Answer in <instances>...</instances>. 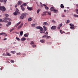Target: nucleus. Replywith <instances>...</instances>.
Returning a JSON list of instances; mask_svg holds the SVG:
<instances>
[{
  "instance_id": "nucleus-1",
  "label": "nucleus",
  "mask_w": 78,
  "mask_h": 78,
  "mask_svg": "<svg viewBox=\"0 0 78 78\" xmlns=\"http://www.w3.org/2000/svg\"><path fill=\"white\" fill-rule=\"evenodd\" d=\"M0 10L2 12H4L6 11V8L4 6H0Z\"/></svg>"
},
{
  "instance_id": "nucleus-2",
  "label": "nucleus",
  "mask_w": 78,
  "mask_h": 78,
  "mask_svg": "<svg viewBox=\"0 0 78 78\" xmlns=\"http://www.w3.org/2000/svg\"><path fill=\"white\" fill-rule=\"evenodd\" d=\"M27 14L26 13H23L22 14V15L20 16V18L21 19H24V17H26V15H27Z\"/></svg>"
},
{
  "instance_id": "nucleus-3",
  "label": "nucleus",
  "mask_w": 78,
  "mask_h": 78,
  "mask_svg": "<svg viewBox=\"0 0 78 78\" xmlns=\"http://www.w3.org/2000/svg\"><path fill=\"white\" fill-rule=\"evenodd\" d=\"M36 28L37 29H40V31L42 32L43 30H44V29H43V28H42V27L41 26L37 27H36Z\"/></svg>"
},
{
  "instance_id": "nucleus-4",
  "label": "nucleus",
  "mask_w": 78,
  "mask_h": 78,
  "mask_svg": "<svg viewBox=\"0 0 78 78\" xmlns=\"http://www.w3.org/2000/svg\"><path fill=\"white\" fill-rule=\"evenodd\" d=\"M19 10L17 8L16 9V11H15V12L14 13H13V14L14 15H16L17 14V13H19V14H20V12H19Z\"/></svg>"
},
{
  "instance_id": "nucleus-5",
  "label": "nucleus",
  "mask_w": 78,
  "mask_h": 78,
  "mask_svg": "<svg viewBox=\"0 0 78 78\" xmlns=\"http://www.w3.org/2000/svg\"><path fill=\"white\" fill-rule=\"evenodd\" d=\"M23 23H22L21 24V25H20L17 28V30H19L22 26H23Z\"/></svg>"
},
{
  "instance_id": "nucleus-6",
  "label": "nucleus",
  "mask_w": 78,
  "mask_h": 78,
  "mask_svg": "<svg viewBox=\"0 0 78 78\" xmlns=\"http://www.w3.org/2000/svg\"><path fill=\"white\" fill-rule=\"evenodd\" d=\"M8 17H5L4 18H3L4 20L3 21V22L6 23L8 22V21H7L8 20Z\"/></svg>"
},
{
  "instance_id": "nucleus-7",
  "label": "nucleus",
  "mask_w": 78,
  "mask_h": 78,
  "mask_svg": "<svg viewBox=\"0 0 78 78\" xmlns=\"http://www.w3.org/2000/svg\"><path fill=\"white\" fill-rule=\"evenodd\" d=\"M56 26H53L51 27V30H56Z\"/></svg>"
},
{
  "instance_id": "nucleus-8",
  "label": "nucleus",
  "mask_w": 78,
  "mask_h": 78,
  "mask_svg": "<svg viewBox=\"0 0 78 78\" xmlns=\"http://www.w3.org/2000/svg\"><path fill=\"white\" fill-rule=\"evenodd\" d=\"M8 1V0H0L1 2H4V4H5L6 2Z\"/></svg>"
},
{
  "instance_id": "nucleus-9",
  "label": "nucleus",
  "mask_w": 78,
  "mask_h": 78,
  "mask_svg": "<svg viewBox=\"0 0 78 78\" xmlns=\"http://www.w3.org/2000/svg\"><path fill=\"white\" fill-rule=\"evenodd\" d=\"M27 9H28V10H33V8L32 7H30L28 6H27Z\"/></svg>"
},
{
  "instance_id": "nucleus-10",
  "label": "nucleus",
  "mask_w": 78,
  "mask_h": 78,
  "mask_svg": "<svg viewBox=\"0 0 78 78\" xmlns=\"http://www.w3.org/2000/svg\"><path fill=\"white\" fill-rule=\"evenodd\" d=\"M43 27L44 31H47V28L45 26H43Z\"/></svg>"
},
{
  "instance_id": "nucleus-11",
  "label": "nucleus",
  "mask_w": 78,
  "mask_h": 78,
  "mask_svg": "<svg viewBox=\"0 0 78 78\" xmlns=\"http://www.w3.org/2000/svg\"><path fill=\"white\" fill-rule=\"evenodd\" d=\"M29 35V34H28V33H27L24 34V37H28Z\"/></svg>"
},
{
  "instance_id": "nucleus-12",
  "label": "nucleus",
  "mask_w": 78,
  "mask_h": 78,
  "mask_svg": "<svg viewBox=\"0 0 78 78\" xmlns=\"http://www.w3.org/2000/svg\"><path fill=\"white\" fill-rule=\"evenodd\" d=\"M40 42L41 43H44L45 42V40L44 39L41 40H40Z\"/></svg>"
},
{
  "instance_id": "nucleus-13",
  "label": "nucleus",
  "mask_w": 78,
  "mask_h": 78,
  "mask_svg": "<svg viewBox=\"0 0 78 78\" xmlns=\"http://www.w3.org/2000/svg\"><path fill=\"white\" fill-rule=\"evenodd\" d=\"M27 6V4L24 3L23 4L21 5H20V7H22V6Z\"/></svg>"
},
{
  "instance_id": "nucleus-14",
  "label": "nucleus",
  "mask_w": 78,
  "mask_h": 78,
  "mask_svg": "<svg viewBox=\"0 0 78 78\" xmlns=\"http://www.w3.org/2000/svg\"><path fill=\"white\" fill-rule=\"evenodd\" d=\"M21 23H22L21 21H20L18 23H17L16 24V27H17V26H18V25H20V24Z\"/></svg>"
},
{
  "instance_id": "nucleus-15",
  "label": "nucleus",
  "mask_w": 78,
  "mask_h": 78,
  "mask_svg": "<svg viewBox=\"0 0 78 78\" xmlns=\"http://www.w3.org/2000/svg\"><path fill=\"white\" fill-rule=\"evenodd\" d=\"M60 8L62 9L64 8V5L61 4L60 5Z\"/></svg>"
},
{
  "instance_id": "nucleus-16",
  "label": "nucleus",
  "mask_w": 78,
  "mask_h": 78,
  "mask_svg": "<svg viewBox=\"0 0 78 78\" xmlns=\"http://www.w3.org/2000/svg\"><path fill=\"white\" fill-rule=\"evenodd\" d=\"M17 4L18 5H22V2L21 1H19L18 2Z\"/></svg>"
},
{
  "instance_id": "nucleus-17",
  "label": "nucleus",
  "mask_w": 78,
  "mask_h": 78,
  "mask_svg": "<svg viewBox=\"0 0 78 78\" xmlns=\"http://www.w3.org/2000/svg\"><path fill=\"white\" fill-rule=\"evenodd\" d=\"M21 40L22 41H26V38L25 37H22L21 38Z\"/></svg>"
},
{
  "instance_id": "nucleus-18",
  "label": "nucleus",
  "mask_w": 78,
  "mask_h": 78,
  "mask_svg": "<svg viewBox=\"0 0 78 78\" xmlns=\"http://www.w3.org/2000/svg\"><path fill=\"white\" fill-rule=\"evenodd\" d=\"M55 10V9L54 7H51L50 8V10L51 11H53Z\"/></svg>"
},
{
  "instance_id": "nucleus-19",
  "label": "nucleus",
  "mask_w": 78,
  "mask_h": 78,
  "mask_svg": "<svg viewBox=\"0 0 78 78\" xmlns=\"http://www.w3.org/2000/svg\"><path fill=\"white\" fill-rule=\"evenodd\" d=\"M23 31H21V32H20V35H21V36H22V35H23Z\"/></svg>"
},
{
  "instance_id": "nucleus-20",
  "label": "nucleus",
  "mask_w": 78,
  "mask_h": 78,
  "mask_svg": "<svg viewBox=\"0 0 78 78\" xmlns=\"http://www.w3.org/2000/svg\"><path fill=\"white\" fill-rule=\"evenodd\" d=\"M43 25H44V26L47 25H48V23H47V22H44L43 23Z\"/></svg>"
},
{
  "instance_id": "nucleus-21",
  "label": "nucleus",
  "mask_w": 78,
  "mask_h": 78,
  "mask_svg": "<svg viewBox=\"0 0 78 78\" xmlns=\"http://www.w3.org/2000/svg\"><path fill=\"white\" fill-rule=\"evenodd\" d=\"M53 12L54 13H56V12H58V11L57 10L54 9Z\"/></svg>"
},
{
  "instance_id": "nucleus-22",
  "label": "nucleus",
  "mask_w": 78,
  "mask_h": 78,
  "mask_svg": "<svg viewBox=\"0 0 78 78\" xmlns=\"http://www.w3.org/2000/svg\"><path fill=\"white\" fill-rule=\"evenodd\" d=\"M21 7V9L22 11H25V8L23 7V6H22V7Z\"/></svg>"
},
{
  "instance_id": "nucleus-23",
  "label": "nucleus",
  "mask_w": 78,
  "mask_h": 78,
  "mask_svg": "<svg viewBox=\"0 0 78 78\" xmlns=\"http://www.w3.org/2000/svg\"><path fill=\"white\" fill-rule=\"evenodd\" d=\"M40 11H41V9H38V10H37V13L39 14V12H40Z\"/></svg>"
},
{
  "instance_id": "nucleus-24",
  "label": "nucleus",
  "mask_w": 78,
  "mask_h": 78,
  "mask_svg": "<svg viewBox=\"0 0 78 78\" xmlns=\"http://www.w3.org/2000/svg\"><path fill=\"white\" fill-rule=\"evenodd\" d=\"M70 28L71 30H74V29H75V27H73L71 26L70 27Z\"/></svg>"
},
{
  "instance_id": "nucleus-25",
  "label": "nucleus",
  "mask_w": 78,
  "mask_h": 78,
  "mask_svg": "<svg viewBox=\"0 0 78 78\" xmlns=\"http://www.w3.org/2000/svg\"><path fill=\"white\" fill-rule=\"evenodd\" d=\"M16 39L18 41H20V39L19 37H16Z\"/></svg>"
},
{
  "instance_id": "nucleus-26",
  "label": "nucleus",
  "mask_w": 78,
  "mask_h": 78,
  "mask_svg": "<svg viewBox=\"0 0 78 78\" xmlns=\"http://www.w3.org/2000/svg\"><path fill=\"white\" fill-rule=\"evenodd\" d=\"M51 12H48V15H51Z\"/></svg>"
},
{
  "instance_id": "nucleus-27",
  "label": "nucleus",
  "mask_w": 78,
  "mask_h": 78,
  "mask_svg": "<svg viewBox=\"0 0 78 78\" xmlns=\"http://www.w3.org/2000/svg\"><path fill=\"white\" fill-rule=\"evenodd\" d=\"M36 47V44H33L32 45V47L33 48H35V47Z\"/></svg>"
},
{
  "instance_id": "nucleus-28",
  "label": "nucleus",
  "mask_w": 78,
  "mask_h": 78,
  "mask_svg": "<svg viewBox=\"0 0 78 78\" xmlns=\"http://www.w3.org/2000/svg\"><path fill=\"white\" fill-rule=\"evenodd\" d=\"M49 38H51V37L47 35L46 39H49Z\"/></svg>"
},
{
  "instance_id": "nucleus-29",
  "label": "nucleus",
  "mask_w": 78,
  "mask_h": 78,
  "mask_svg": "<svg viewBox=\"0 0 78 78\" xmlns=\"http://www.w3.org/2000/svg\"><path fill=\"white\" fill-rule=\"evenodd\" d=\"M70 26H73V27H75L74 25L73 24L70 23L69 24Z\"/></svg>"
},
{
  "instance_id": "nucleus-30",
  "label": "nucleus",
  "mask_w": 78,
  "mask_h": 78,
  "mask_svg": "<svg viewBox=\"0 0 78 78\" xmlns=\"http://www.w3.org/2000/svg\"><path fill=\"white\" fill-rule=\"evenodd\" d=\"M67 22H66V23H69L70 22V20H67Z\"/></svg>"
},
{
  "instance_id": "nucleus-31",
  "label": "nucleus",
  "mask_w": 78,
  "mask_h": 78,
  "mask_svg": "<svg viewBox=\"0 0 78 78\" xmlns=\"http://www.w3.org/2000/svg\"><path fill=\"white\" fill-rule=\"evenodd\" d=\"M34 44V42L32 41L31 42V43H30V44H31V45H33V44Z\"/></svg>"
},
{
  "instance_id": "nucleus-32",
  "label": "nucleus",
  "mask_w": 78,
  "mask_h": 78,
  "mask_svg": "<svg viewBox=\"0 0 78 78\" xmlns=\"http://www.w3.org/2000/svg\"><path fill=\"white\" fill-rule=\"evenodd\" d=\"M5 17H8V16H9V15H8V14H5Z\"/></svg>"
},
{
  "instance_id": "nucleus-33",
  "label": "nucleus",
  "mask_w": 78,
  "mask_h": 78,
  "mask_svg": "<svg viewBox=\"0 0 78 78\" xmlns=\"http://www.w3.org/2000/svg\"><path fill=\"white\" fill-rule=\"evenodd\" d=\"M28 20L29 21H31V20H32V18L30 17L28 19Z\"/></svg>"
},
{
  "instance_id": "nucleus-34",
  "label": "nucleus",
  "mask_w": 78,
  "mask_h": 78,
  "mask_svg": "<svg viewBox=\"0 0 78 78\" xmlns=\"http://www.w3.org/2000/svg\"><path fill=\"white\" fill-rule=\"evenodd\" d=\"M10 62H11L14 63V61L12 60L10 61Z\"/></svg>"
},
{
  "instance_id": "nucleus-35",
  "label": "nucleus",
  "mask_w": 78,
  "mask_h": 78,
  "mask_svg": "<svg viewBox=\"0 0 78 78\" xmlns=\"http://www.w3.org/2000/svg\"><path fill=\"white\" fill-rule=\"evenodd\" d=\"M4 34H5V33L2 32V33H0V35H2L3 36L4 35Z\"/></svg>"
},
{
  "instance_id": "nucleus-36",
  "label": "nucleus",
  "mask_w": 78,
  "mask_h": 78,
  "mask_svg": "<svg viewBox=\"0 0 78 78\" xmlns=\"http://www.w3.org/2000/svg\"><path fill=\"white\" fill-rule=\"evenodd\" d=\"M16 55H21V53L20 52L18 53H17Z\"/></svg>"
},
{
  "instance_id": "nucleus-37",
  "label": "nucleus",
  "mask_w": 78,
  "mask_h": 78,
  "mask_svg": "<svg viewBox=\"0 0 78 78\" xmlns=\"http://www.w3.org/2000/svg\"><path fill=\"white\" fill-rule=\"evenodd\" d=\"M4 36L6 37V36H7V34H5V33H4Z\"/></svg>"
},
{
  "instance_id": "nucleus-38",
  "label": "nucleus",
  "mask_w": 78,
  "mask_h": 78,
  "mask_svg": "<svg viewBox=\"0 0 78 78\" xmlns=\"http://www.w3.org/2000/svg\"><path fill=\"white\" fill-rule=\"evenodd\" d=\"M60 32L61 33V34H63V32H62V30H61L60 31Z\"/></svg>"
},
{
  "instance_id": "nucleus-39",
  "label": "nucleus",
  "mask_w": 78,
  "mask_h": 78,
  "mask_svg": "<svg viewBox=\"0 0 78 78\" xmlns=\"http://www.w3.org/2000/svg\"><path fill=\"white\" fill-rule=\"evenodd\" d=\"M8 56H11V54H10L9 53H8L7 54Z\"/></svg>"
},
{
  "instance_id": "nucleus-40",
  "label": "nucleus",
  "mask_w": 78,
  "mask_h": 78,
  "mask_svg": "<svg viewBox=\"0 0 78 78\" xmlns=\"http://www.w3.org/2000/svg\"><path fill=\"white\" fill-rule=\"evenodd\" d=\"M8 24L9 25H10L11 24V22H8Z\"/></svg>"
},
{
  "instance_id": "nucleus-41",
  "label": "nucleus",
  "mask_w": 78,
  "mask_h": 78,
  "mask_svg": "<svg viewBox=\"0 0 78 78\" xmlns=\"http://www.w3.org/2000/svg\"><path fill=\"white\" fill-rule=\"evenodd\" d=\"M40 33H45V32L44 31L43 32V31H40Z\"/></svg>"
},
{
  "instance_id": "nucleus-42",
  "label": "nucleus",
  "mask_w": 78,
  "mask_h": 78,
  "mask_svg": "<svg viewBox=\"0 0 78 78\" xmlns=\"http://www.w3.org/2000/svg\"><path fill=\"white\" fill-rule=\"evenodd\" d=\"M45 9H48V7L46 6L45 7Z\"/></svg>"
},
{
  "instance_id": "nucleus-43",
  "label": "nucleus",
  "mask_w": 78,
  "mask_h": 78,
  "mask_svg": "<svg viewBox=\"0 0 78 78\" xmlns=\"http://www.w3.org/2000/svg\"><path fill=\"white\" fill-rule=\"evenodd\" d=\"M31 25L33 27H35V25L33 24H32Z\"/></svg>"
},
{
  "instance_id": "nucleus-44",
  "label": "nucleus",
  "mask_w": 78,
  "mask_h": 78,
  "mask_svg": "<svg viewBox=\"0 0 78 78\" xmlns=\"http://www.w3.org/2000/svg\"><path fill=\"white\" fill-rule=\"evenodd\" d=\"M8 20H9V21H11V20H11V18H8Z\"/></svg>"
},
{
  "instance_id": "nucleus-45",
  "label": "nucleus",
  "mask_w": 78,
  "mask_h": 78,
  "mask_svg": "<svg viewBox=\"0 0 78 78\" xmlns=\"http://www.w3.org/2000/svg\"><path fill=\"white\" fill-rule=\"evenodd\" d=\"M14 29H12L10 30V32H11V31H13V30H14Z\"/></svg>"
},
{
  "instance_id": "nucleus-46",
  "label": "nucleus",
  "mask_w": 78,
  "mask_h": 78,
  "mask_svg": "<svg viewBox=\"0 0 78 78\" xmlns=\"http://www.w3.org/2000/svg\"><path fill=\"white\" fill-rule=\"evenodd\" d=\"M74 17H77V15L76 14L73 15Z\"/></svg>"
},
{
  "instance_id": "nucleus-47",
  "label": "nucleus",
  "mask_w": 78,
  "mask_h": 78,
  "mask_svg": "<svg viewBox=\"0 0 78 78\" xmlns=\"http://www.w3.org/2000/svg\"><path fill=\"white\" fill-rule=\"evenodd\" d=\"M61 28V27L60 26H58L57 27V29L58 30H59Z\"/></svg>"
},
{
  "instance_id": "nucleus-48",
  "label": "nucleus",
  "mask_w": 78,
  "mask_h": 78,
  "mask_svg": "<svg viewBox=\"0 0 78 78\" xmlns=\"http://www.w3.org/2000/svg\"><path fill=\"white\" fill-rule=\"evenodd\" d=\"M62 26V23H61L59 24V27H61Z\"/></svg>"
},
{
  "instance_id": "nucleus-49",
  "label": "nucleus",
  "mask_w": 78,
  "mask_h": 78,
  "mask_svg": "<svg viewBox=\"0 0 78 78\" xmlns=\"http://www.w3.org/2000/svg\"><path fill=\"white\" fill-rule=\"evenodd\" d=\"M76 14H78V9H76Z\"/></svg>"
},
{
  "instance_id": "nucleus-50",
  "label": "nucleus",
  "mask_w": 78,
  "mask_h": 78,
  "mask_svg": "<svg viewBox=\"0 0 78 78\" xmlns=\"http://www.w3.org/2000/svg\"><path fill=\"white\" fill-rule=\"evenodd\" d=\"M44 34H48V32L47 31Z\"/></svg>"
},
{
  "instance_id": "nucleus-51",
  "label": "nucleus",
  "mask_w": 78,
  "mask_h": 78,
  "mask_svg": "<svg viewBox=\"0 0 78 78\" xmlns=\"http://www.w3.org/2000/svg\"><path fill=\"white\" fill-rule=\"evenodd\" d=\"M3 20L2 19H0V22H3Z\"/></svg>"
},
{
  "instance_id": "nucleus-52",
  "label": "nucleus",
  "mask_w": 78,
  "mask_h": 78,
  "mask_svg": "<svg viewBox=\"0 0 78 78\" xmlns=\"http://www.w3.org/2000/svg\"><path fill=\"white\" fill-rule=\"evenodd\" d=\"M40 6L41 8H42L43 7V5H40Z\"/></svg>"
},
{
  "instance_id": "nucleus-53",
  "label": "nucleus",
  "mask_w": 78,
  "mask_h": 78,
  "mask_svg": "<svg viewBox=\"0 0 78 78\" xmlns=\"http://www.w3.org/2000/svg\"><path fill=\"white\" fill-rule=\"evenodd\" d=\"M47 35H44L43 37H47Z\"/></svg>"
},
{
  "instance_id": "nucleus-54",
  "label": "nucleus",
  "mask_w": 78,
  "mask_h": 78,
  "mask_svg": "<svg viewBox=\"0 0 78 78\" xmlns=\"http://www.w3.org/2000/svg\"><path fill=\"white\" fill-rule=\"evenodd\" d=\"M43 13H44V14H46V13H47V11L44 12H43Z\"/></svg>"
},
{
  "instance_id": "nucleus-55",
  "label": "nucleus",
  "mask_w": 78,
  "mask_h": 78,
  "mask_svg": "<svg viewBox=\"0 0 78 78\" xmlns=\"http://www.w3.org/2000/svg\"><path fill=\"white\" fill-rule=\"evenodd\" d=\"M43 6L46 7V6H47V5H46L45 4H43Z\"/></svg>"
},
{
  "instance_id": "nucleus-56",
  "label": "nucleus",
  "mask_w": 78,
  "mask_h": 78,
  "mask_svg": "<svg viewBox=\"0 0 78 78\" xmlns=\"http://www.w3.org/2000/svg\"><path fill=\"white\" fill-rule=\"evenodd\" d=\"M2 24L0 23V28H2Z\"/></svg>"
},
{
  "instance_id": "nucleus-57",
  "label": "nucleus",
  "mask_w": 78,
  "mask_h": 78,
  "mask_svg": "<svg viewBox=\"0 0 78 78\" xmlns=\"http://www.w3.org/2000/svg\"><path fill=\"white\" fill-rule=\"evenodd\" d=\"M11 53H13V54H14V51H12Z\"/></svg>"
},
{
  "instance_id": "nucleus-58",
  "label": "nucleus",
  "mask_w": 78,
  "mask_h": 78,
  "mask_svg": "<svg viewBox=\"0 0 78 78\" xmlns=\"http://www.w3.org/2000/svg\"><path fill=\"white\" fill-rule=\"evenodd\" d=\"M15 8H17V5H15Z\"/></svg>"
},
{
  "instance_id": "nucleus-59",
  "label": "nucleus",
  "mask_w": 78,
  "mask_h": 78,
  "mask_svg": "<svg viewBox=\"0 0 78 78\" xmlns=\"http://www.w3.org/2000/svg\"><path fill=\"white\" fill-rule=\"evenodd\" d=\"M9 24H7L6 25V27H9Z\"/></svg>"
},
{
  "instance_id": "nucleus-60",
  "label": "nucleus",
  "mask_w": 78,
  "mask_h": 78,
  "mask_svg": "<svg viewBox=\"0 0 78 78\" xmlns=\"http://www.w3.org/2000/svg\"><path fill=\"white\" fill-rule=\"evenodd\" d=\"M51 21L53 23H54L55 22V20H52Z\"/></svg>"
},
{
  "instance_id": "nucleus-61",
  "label": "nucleus",
  "mask_w": 78,
  "mask_h": 78,
  "mask_svg": "<svg viewBox=\"0 0 78 78\" xmlns=\"http://www.w3.org/2000/svg\"><path fill=\"white\" fill-rule=\"evenodd\" d=\"M62 17H65V15H62Z\"/></svg>"
},
{
  "instance_id": "nucleus-62",
  "label": "nucleus",
  "mask_w": 78,
  "mask_h": 78,
  "mask_svg": "<svg viewBox=\"0 0 78 78\" xmlns=\"http://www.w3.org/2000/svg\"><path fill=\"white\" fill-rule=\"evenodd\" d=\"M16 34H19V33L18 32H16Z\"/></svg>"
},
{
  "instance_id": "nucleus-63",
  "label": "nucleus",
  "mask_w": 78,
  "mask_h": 78,
  "mask_svg": "<svg viewBox=\"0 0 78 78\" xmlns=\"http://www.w3.org/2000/svg\"><path fill=\"white\" fill-rule=\"evenodd\" d=\"M64 12H66L67 10H64Z\"/></svg>"
},
{
  "instance_id": "nucleus-64",
  "label": "nucleus",
  "mask_w": 78,
  "mask_h": 78,
  "mask_svg": "<svg viewBox=\"0 0 78 78\" xmlns=\"http://www.w3.org/2000/svg\"><path fill=\"white\" fill-rule=\"evenodd\" d=\"M76 6H77V7H78V4H76Z\"/></svg>"
}]
</instances>
